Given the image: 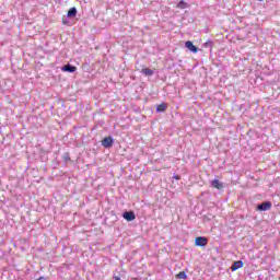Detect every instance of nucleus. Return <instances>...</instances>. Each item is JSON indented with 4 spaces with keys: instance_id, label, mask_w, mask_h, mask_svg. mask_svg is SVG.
<instances>
[{
    "instance_id": "18",
    "label": "nucleus",
    "mask_w": 280,
    "mask_h": 280,
    "mask_svg": "<svg viewBox=\"0 0 280 280\" xmlns=\"http://www.w3.org/2000/svg\"><path fill=\"white\" fill-rule=\"evenodd\" d=\"M114 280H121V278H119V276H115Z\"/></svg>"
},
{
    "instance_id": "13",
    "label": "nucleus",
    "mask_w": 280,
    "mask_h": 280,
    "mask_svg": "<svg viewBox=\"0 0 280 280\" xmlns=\"http://www.w3.org/2000/svg\"><path fill=\"white\" fill-rule=\"evenodd\" d=\"M203 47H205L206 49H213V42H211V40L206 42V43L203 44Z\"/></svg>"
},
{
    "instance_id": "11",
    "label": "nucleus",
    "mask_w": 280,
    "mask_h": 280,
    "mask_svg": "<svg viewBox=\"0 0 280 280\" xmlns=\"http://www.w3.org/2000/svg\"><path fill=\"white\" fill-rule=\"evenodd\" d=\"M141 73L143 75L152 77V75H154V70H152L150 68H144V69L141 70Z\"/></svg>"
},
{
    "instance_id": "17",
    "label": "nucleus",
    "mask_w": 280,
    "mask_h": 280,
    "mask_svg": "<svg viewBox=\"0 0 280 280\" xmlns=\"http://www.w3.org/2000/svg\"><path fill=\"white\" fill-rule=\"evenodd\" d=\"M67 23H68V22H67V18H62V24H63V25H67Z\"/></svg>"
},
{
    "instance_id": "5",
    "label": "nucleus",
    "mask_w": 280,
    "mask_h": 280,
    "mask_svg": "<svg viewBox=\"0 0 280 280\" xmlns=\"http://www.w3.org/2000/svg\"><path fill=\"white\" fill-rule=\"evenodd\" d=\"M185 47H186L189 51H191V54H198V51H199L198 47H197L196 45H194V42H191V40H187V42L185 43Z\"/></svg>"
},
{
    "instance_id": "14",
    "label": "nucleus",
    "mask_w": 280,
    "mask_h": 280,
    "mask_svg": "<svg viewBox=\"0 0 280 280\" xmlns=\"http://www.w3.org/2000/svg\"><path fill=\"white\" fill-rule=\"evenodd\" d=\"M62 159L65 160L66 163H69V161H71V155L69 154V152H65L62 154Z\"/></svg>"
},
{
    "instance_id": "12",
    "label": "nucleus",
    "mask_w": 280,
    "mask_h": 280,
    "mask_svg": "<svg viewBox=\"0 0 280 280\" xmlns=\"http://www.w3.org/2000/svg\"><path fill=\"white\" fill-rule=\"evenodd\" d=\"M177 8H179L180 10H185V8H187V2H185V0H182L177 3Z\"/></svg>"
},
{
    "instance_id": "16",
    "label": "nucleus",
    "mask_w": 280,
    "mask_h": 280,
    "mask_svg": "<svg viewBox=\"0 0 280 280\" xmlns=\"http://www.w3.org/2000/svg\"><path fill=\"white\" fill-rule=\"evenodd\" d=\"M173 178H174L175 180H180V175L174 174V175H173Z\"/></svg>"
},
{
    "instance_id": "7",
    "label": "nucleus",
    "mask_w": 280,
    "mask_h": 280,
    "mask_svg": "<svg viewBox=\"0 0 280 280\" xmlns=\"http://www.w3.org/2000/svg\"><path fill=\"white\" fill-rule=\"evenodd\" d=\"M240 268H244V261L242 260H236L231 266L232 272H235V270H240Z\"/></svg>"
},
{
    "instance_id": "2",
    "label": "nucleus",
    "mask_w": 280,
    "mask_h": 280,
    "mask_svg": "<svg viewBox=\"0 0 280 280\" xmlns=\"http://www.w3.org/2000/svg\"><path fill=\"white\" fill-rule=\"evenodd\" d=\"M207 244H209V238L205 236H198L195 238V246L205 247Z\"/></svg>"
},
{
    "instance_id": "9",
    "label": "nucleus",
    "mask_w": 280,
    "mask_h": 280,
    "mask_svg": "<svg viewBox=\"0 0 280 280\" xmlns=\"http://www.w3.org/2000/svg\"><path fill=\"white\" fill-rule=\"evenodd\" d=\"M78 15V9L75 7H72L71 9H69L68 11V19H73Z\"/></svg>"
},
{
    "instance_id": "4",
    "label": "nucleus",
    "mask_w": 280,
    "mask_h": 280,
    "mask_svg": "<svg viewBox=\"0 0 280 280\" xmlns=\"http://www.w3.org/2000/svg\"><path fill=\"white\" fill-rule=\"evenodd\" d=\"M122 218L127 220V222H132L133 220H137V215L135 214V211H126L122 213Z\"/></svg>"
},
{
    "instance_id": "15",
    "label": "nucleus",
    "mask_w": 280,
    "mask_h": 280,
    "mask_svg": "<svg viewBox=\"0 0 280 280\" xmlns=\"http://www.w3.org/2000/svg\"><path fill=\"white\" fill-rule=\"evenodd\" d=\"M176 279H187V273L185 271H180L176 275Z\"/></svg>"
},
{
    "instance_id": "10",
    "label": "nucleus",
    "mask_w": 280,
    "mask_h": 280,
    "mask_svg": "<svg viewBox=\"0 0 280 280\" xmlns=\"http://www.w3.org/2000/svg\"><path fill=\"white\" fill-rule=\"evenodd\" d=\"M155 110H156V113H165V110H167V104L162 103V104L158 105Z\"/></svg>"
},
{
    "instance_id": "3",
    "label": "nucleus",
    "mask_w": 280,
    "mask_h": 280,
    "mask_svg": "<svg viewBox=\"0 0 280 280\" xmlns=\"http://www.w3.org/2000/svg\"><path fill=\"white\" fill-rule=\"evenodd\" d=\"M113 143H115V139L109 136V137H105L103 140H102V145L103 148H113Z\"/></svg>"
},
{
    "instance_id": "6",
    "label": "nucleus",
    "mask_w": 280,
    "mask_h": 280,
    "mask_svg": "<svg viewBox=\"0 0 280 280\" xmlns=\"http://www.w3.org/2000/svg\"><path fill=\"white\" fill-rule=\"evenodd\" d=\"M78 68L75 66H71V63H67L63 67H61V71L66 73H75Z\"/></svg>"
},
{
    "instance_id": "1",
    "label": "nucleus",
    "mask_w": 280,
    "mask_h": 280,
    "mask_svg": "<svg viewBox=\"0 0 280 280\" xmlns=\"http://www.w3.org/2000/svg\"><path fill=\"white\" fill-rule=\"evenodd\" d=\"M272 209V202L270 201H264L261 203H258L256 207V211H270Z\"/></svg>"
},
{
    "instance_id": "8",
    "label": "nucleus",
    "mask_w": 280,
    "mask_h": 280,
    "mask_svg": "<svg viewBox=\"0 0 280 280\" xmlns=\"http://www.w3.org/2000/svg\"><path fill=\"white\" fill-rule=\"evenodd\" d=\"M211 187H213L214 189H224V184L219 182L218 179H213L211 182Z\"/></svg>"
}]
</instances>
